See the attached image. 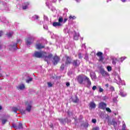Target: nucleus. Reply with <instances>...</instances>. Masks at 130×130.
Segmentation results:
<instances>
[{"label":"nucleus","instance_id":"nucleus-34","mask_svg":"<svg viewBox=\"0 0 130 130\" xmlns=\"http://www.w3.org/2000/svg\"><path fill=\"white\" fill-rule=\"evenodd\" d=\"M6 17H2L0 18V20L1 22H3V23H6Z\"/></svg>","mask_w":130,"mask_h":130},{"label":"nucleus","instance_id":"nucleus-19","mask_svg":"<svg viewBox=\"0 0 130 130\" xmlns=\"http://www.w3.org/2000/svg\"><path fill=\"white\" fill-rule=\"evenodd\" d=\"M119 95H120L121 97H125L127 94H126V92L123 91V90L120 89L119 91Z\"/></svg>","mask_w":130,"mask_h":130},{"label":"nucleus","instance_id":"nucleus-6","mask_svg":"<svg viewBox=\"0 0 130 130\" xmlns=\"http://www.w3.org/2000/svg\"><path fill=\"white\" fill-rule=\"evenodd\" d=\"M115 80L116 82H117V84H121V85H124L125 86V82L122 80H121V78H120V77L119 75L115 76Z\"/></svg>","mask_w":130,"mask_h":130},{"label":"nucleus","instance_id":"nucleus-3","mask_svg":"<svg viewBox=\"0 0 130 130\" xmlns=\"http://www.w3.org/2000/svg\"><path fill=\"white\" fill-rule=\"evenodd\" d=\"M73 31L74 29H73V28H71V26L70 25L66 26L63 29V32L65 33V34H72V33H74Z\"/></svg>","mask_w":130,"mask_h":130},{"label":"nucleus","instance_id":"nucleus-53","mask_svg":"<svg viewBox=\"0 0 130 130\" xmlns=\"http://www.w3.org/2000/svg\"><path fill=\"white\" fill-rule=\"evenodd\" d=\"M106 52H109V48H106L105 49Z\"/></svg>","mask_w":130,"mask_h":130},{"label":"nucleus","instance_id":"nucleus-33","mask_svg":"<svg viewBox=\"0 0 130 130\" xmlns=\"http://www.w3.org/2000/svg\"><path fill=\"white\" fill-rule=\"evenodd\" d=\"M18 110H19V108L17 107L12 108V111H13V112H14L15 113H17V111H18Z\"/></svg>","mask_w":130,"mask_h":130},{"label":"nucleus","instance_id":"nucleus-62","mask_svg":"<svg viewBox=\"0 0 130 130\" xmlns=\"http://www.w3.org/2000/svg\"><path fill=\"white\" fill-rule=\"evenodd\" d=\"M82 47H83V48H86V46L85 45V44H83L82 45Z\"/></svg>","mask_w":130,"mask_h":130},{"label":"nucleus","instance_id":"nucleus-44","mask_svg":"<svg viewBox=\"0 0 130 130\" xmlns=\"http://www.w3.org/2000/svg\"><path fill=\"white\" fill-rule=\"evenodd\" d=\"M84 58L86 59V60H88V59H89V55L86 54Z\"/></svg>","mask_w":130,"mask_h":130},{"label":"nucleus","instance_id":"nucleus-18","mask_svg":"<svg viewBox=\"0 0 130 130\" xmlns=\"http://www.w3.org/2000/svg\"><path fill=\"white\" fill-rule=\"evenodd\" d=\"M65 57L66 58V66L67 67L69 63H71V58L68 56H66Z\"/></svg>","mask_w":130,"mask_h":130},{"label":"nucleus","instance_id":"nucleus-25","mask_svg":"<svg viewBox=\"0 0 130 130\" xmlns=\"http://www.w3.org/2000/svg\"><path fill=\"white\" fill-rule=\"evenodd\" d=\"M112 64H114V66H115L116 64V62L117 61V58L116 57H113L112 58Z\"/></svg>","mask_w":130,"mask_h":130},{"label":"nucleus","instance_id":"nucleus-41","mask_svg":"<svg viewBox=\"0 0 130 130\" xmlns=\"http://www.w3.org/2000/svg\"><path fill=\"white\" fill-rule=\"evenodd\" d=\"M60 70L61 71H63V70H64V64H62L60 67Z\"/></svg>","mask_w":130,"mask_h":130},{"label":"nucleus","instance_id":"nucleus-5","mask_svg":"<svg viewBox=\"0 0 130 130\" xmlns=\"http://www.w3.org/2000/svg\"><path fill=\"white\" fill-rule=\"evenodd\" d=\"M20 41H21V40H17V43L12 42V44H11L9 46V49L10 50H15L17 49L18 48L17 47V45L18 43H19V42H20Z\"/></svg>","mask_w":130,"mask_h":130},{"label":"nucleus","instance_id":"nucleus-58","mask_svg":"<svg viewBox=\"0 0 130 130\" xmlns=\"http://www.w3.org/2000/svg\"><path fill=\"white\" fill-rule=\"evenodd\" d=\"M79 58H82L83 57L82 56L81 53L78 54Z\"/></svg>","mask_w":130,"mask_h":130},{"label":"nucleus","instance_id":"nucleus-64","mask_svg":"<svg viewBox=\"0 0 130 130\" xmlns=\"http://www.w3.org/2000/svg\"><path fill=\"white\" fill-rule=\"evenodd\" d=\"M50 127H51V128H52L53 127V125L52 124H51V125H50Z\"/></svg>","mask_w":130,"mask_h":130},{"label":"nucleus","instance_id":"nucleus-36","mask_svg":"<svg viewBox=\"0 0 130 130\" xmlns=\"http://www.w3.org/2000/svg\"><path fill=\"white\" fill-rule=\"evenodd\" d=\"M113 102H114V103H117V96L113 98Z\"/></svg>","mask_w":130,"mask_h":130},{"label":"nucleus","instance_id":"nucleus-47","mask_svg":"<svg viewBox=\"0 0 130 130\" xmlns=\"http://www.w3.org/2000/svg\"><path fill=\"white\" fill-rule=\"evenodd\" d=\"M68 117H71V115H73V114L72 113V112L68 111Z\"/></svg>","mask_w":130,"mask_h":130},{"label":"nucleus","instance_id":"nucleus-37","mask_svg":"<svg viewBox=\"0 0 130 130\" xmlns=\"http://www.w3.org/2000/svg\"><path fill=\"white\" fill-rule=\"evenodd\" d=\"M107 69L109 72H111V71H112V68H111L110 66H108Z\"/></svg>","mask_w":130,"mask_h":130},{"label":"nucleus","instance_id":"nucleus-50","mask_svg":"<svg viewBox=\"0 0 130 130\" xmlns=\"http://www.w3.org/2000/svg\"><path fill=\"white\" fill-rule=\"evenodd\" d=\"M97 86H93V87H92V90H93V91H95V90H96V89H97Z\"/></svg>","mask_w":130,"mask_h":130},{"label":"nucleus","instance_id":"nucleus-10","mask_svg":"<svg viewBox=\"0 0 130 130\" xmlns=\"http://www.w3.org/2000/svg\"><path fill=\"white\" fill-rule=\"evenodd\" d=\"M59 61V57L57 56H55L53 59L52 60V62H53V64L55 66V64H57V63Z\"/></svg>","mask_w":130,"mask_h":130},{"label":"nucleus","instance_id":"nucleus-54","mask_svg":"<svg viewBox=\"0 0 130 130\" xmlns=\"http://www.w3.org/2000/svg\"><path fill=\"white\" fill-rule=\"evenodd\" d=\"M113 124L114 126H116V125H117V123H116V122H113Z\"/></svg>","mask_w":130,"mask_h":130},{"label":"nucleus","instance_id":"nucleus-20","mask_svg":"<svg viewBox=\"0 0 130 130\" xmlns=\"http://www.w3.org/2000/svg\"><path fill=\"white\" fill-rule=\"evenodd\" d=\"M44 45L42 44H37L36 45V47L37 49H41V48H44Z\"/></svg>","mask_w":130,"mask_h":130},{"label":"nucleus","instance_id":"nucleus-63","mask_svg":"<svg viewBox=\"0 0 130 130\" xmlns=\"http://www.w3.org/2000/svg\"><path fill=\"white\" fill-rule=\"evenodd\" d=\"M121 2H122V3H125L126 2V0H121Z\"/></svg>","mask_w":130,"mask_h":130},{"label":"nucleus","instance_id":"nucleus-30","mask_svg":"<svg viewBox=\"0 0 130 130\" xmlns=\"http://www.w3.org/2000/svg\"><path fill=\"white\" fill-rule=\"evenodd\" d=\"M126 125H125V123L124 121L122 122V130H126Z\"/></svg>","mask_w":130,"mask_h":130},{"label":"nucleus","instance_id":"nucleus-21","mask_svg":"<svg viewBox=\"0 0 130 130\" xmlns=\"http://www.w3.org/2000/svg\"><path fill=\"white\" fill-rule=\"evenodd\" d=\"M100 73L102 75V76H103V77H105V76H107V75H108V73L105 71L104 69L101 70Z\"/></svg>","mask_w":130,"mask_h":130},{"label":"nucleus","instance_id":"nucleus-40","mask_svg":"<svg viewBox=\"0 0 130 130\" xmlns=\"http://www.w3.org/2000/svg\"><path fill=\"white\" fill-rule=\"evenodd\" d=\"M44 21H48V17L45 15H44Z\"/></svg>","mask_w":130,"mask_h":130},{"label":"nucleus","instance_id":"nucleus-52","mask_svg":"<svg viewBox=\"0 0 130 130\" xmlns=\"http://www.w3.org/2000/svg\"><path fill=\"white\" fill-rule=\"evenodd\" d=\"M4 34V32L3 31V30H0V37H1V36H3Z\"/></svg>","mask_w":130,"mask_h":130},{"label":"nucleus","instance_id":"nucleus-59","mask_svg":"<svg viewBox=\"0 0 130 130\" xmlns=\"http://www.w3.org/2000/svg\"><path fill=\"white\" fill-rule=\"evenodd\" d=\"M39 25H42L43 24V21H40V22L39 23Z\"/></svg>","mask_w":130,"mask_h":130},{"label":"nucleus","instance_id":"nucleus-51","mask_svg":"<svg viewBox=\"0 0 130 130\" xmlns=\"http://www.w3.org/2000/svg\"><path fill=\"white\" fill-rule=\"evenodd\" d=\"M97 120H96V119H93L92 120V122H93V123H96Z\"/></svg>","mask_w":130,"mask_h":130},{"label":"nucleus","instance_id":"nucleus-55","mask_svg":"<svg viewBox=\"0 0 130 130\" xmlns=\"http://www.w3.org/2000/svg\"><path fill=\"white\" fill-rule=\"evenodd\" d=\"M63 11L65 12V13H68V12H69V10H68L67 8H64Z\"/></svg>","mask_w":130,"mask_h":130},{"label":"nucleus","instance_id":"nucleus-31","mask_svg":"<svg viewBox=\"0 0 130 130\" xmlns=\"http://www.w3.org/2000/svg\"><path fill=\"white\" fill-rule=\"evenodd\" d=\"M90 76L91 78V79L93 80L94 79H95V73L93 72H91L90 73Z\"/></svg>","mask_w":130,"mask_h":130},{"label":"nucleus","instance_id":"nucleus-45","mask_svg":"<svg viewBox=\"0 0 130 130\" xmlns=\"http://www.w3.org/2000/svg\"><path fill=\"white\" fill-rule=\"evenodd\" d=\"M7 119H3L2 120V124H5L7 122Z\"/></svg>","mask_w":130,"mask_h":130},{"label":"nucleus","instance_id":"nucleus-43","mask_svg":"<svg viewBox=\"0 0 130 130\" xmlns=\"http://www.w3.org/2000/svg\"><path fill=\"white\" fill-rule=\"evenodd\" d=\"M107 100H108V96H105L103 98V101H106Z\"/></svg>","mask_w":130,"mask_h":130},{"label":"nucleus","instance_id":"nucleus-15","mask_svg":"<svg viewBox=\"0 0 130 130\" xmlns=\"http://www.w3.org/2000/svg\"><path fill=\"white\" fill-rule=\"evenodd\" d=\"M73 32L74 33L73 39H74V40H78V39H79L80 34L79 33H77L75 30H73Z\"/></svg>","mask_w":130,"mask_h":130},{"label":"nucleus","instance_id":"nucleus-8","mask_svg":"<svg viewBox=\"0 0 130 130\" xmlns=\"http://www.w3.org/2000/svg\"><path fill=\"white\" fill-rule=\"evenodd\" d=\"M51 57H52V54H50L48 55H47L46 52H45L44 56L43 57V58H44V60L47 61V63H48V61H50L51 60Z\"/></svg>","mask_w":130,"mask_h":130},{"label":"nucleus","instance_id":"nucleus-39","mask_svg":"<svg viewBox=\"0 0 130 130\" xmlns=\"http://www.w3.org/2000/svg\"><path fill=\"white\" fill-rule=\"evenodd\" d=\"M20 112L21 114H26V110H20Z\"/></svg>","mask_w":130,"mask_h":130},{"label":"nucleus","instance_id":"nucleus-61","mask_svg":"<svg viewBox=\"0 0 130 130\" xmlns=\"http://www.w3.org/2000/svg\"><path fill=\"white\" fill-rule=\"evenodd\" d=\"M82 118H83V116L80 115V116H79V119H82Z\"/></svg>","mask_w":130,"mask_h":130},{"label":"nucleus","instance_id":"nucleus-42","mask_svg":"<svg viewBox=\"0 0 130 130\" xmlns=\"http://www.w3.org/2000/svg\"><path fill=\"white\" fill-rule=\"evenodd\" d=\"M105 109H106V111H107L108 112H109L110 113H111V110L110 109V108H106Z\"/></svg>","mask_w":130,"mask_h":130},{"label":"nucleus","instance_id":"nucleus-60","mask_svg":"<svg viewBox=\"0 0 130 130\" xmlns=\"http://www.w3.org/2000/svg\"><path fill=\"white\" fill-rule=\"evenodd\" d=\"M51 1L52 3H56L57 2V0H50Z\"/></svg>","mask_w":130,"mask_h":130},{"label":"nucleus","instance_id":"nucleus-56","mask_svg":"<svg viewBox=\"0 0 130 130\" xmlns=\"http://www.w3.org/2000/svg\"><path fill=\"white\" fill-rule=\"evenodd\" d=\"M92 130H99V127H95L93 128Z\"/></svg>","mask_w":130,"mask_h":130},{"label":"nucleus","instance_id":"nucleus-28","mask_svg":"<svg viewBox=\"0 0 130 130\" xmlns=\"http://www.w3.org/2000/svg\"><path fill=\"white\" fill-rule=\"evenodd\" d=\"M80 100H79V98H78V96H75V99H73V102L74 103H78Z\"/></svg>","mask_w":130,"mask_h":130},{"label":"nucleus","instance_id":"nucleus-23","mask_svg":"<svg viewBox=\"0 0 130 130\" xmlns=\"http://www.w3.org/2000/svg\"><path fill=\"white\" fill-rule=\"evenodd\" d=\"M13 35H14V32L13 31H10V32H7V36L8 37V38H11V37H12Z\"/></svg>","mask_w":130,"mask_h":130},{"label":"nucleus","instance_id":"nucleus-27","mask_svg":"<svg viewBox=\"0 0 130 130\" xmlns=\"http://www.w3.org/2000/svg\"><path fill=\"white\" fill-rule=\"evenodd\" d=\"M17 89L18 90H23V89H25V85H24V84H21L20 85H19L17 87Z\"/></svg>","mask_w":130,"mask_h":130},{"label":"nucleus","instance_id":"nucleus-49","mask_svg":"<svg viewBox=\"0 0 130 130\" xmlns=\"http://www.w3.org/2000/svg\"><path fill=\"white\" fill-rule=\"evenodd\" d=\"M44 29H45V30H48V26H47V25H44Z\"/></svg>","mask_w":130,"mask_h":130},{"label":"nucleus","instance_id":"nucleus-46","mask_svg":"<svg viewBox=\"0 0 130 130\" xmlns=\"http://www.w3.org/2000/svg\"><path fill=\"white\" fill-rule=\"evenodd\" d=\"M126 58V57H122L120 58V61L121 62H122L124 60V59H125Z\"/></svg>","mask_w":130,"mask_h":130},{"label":"nucleus","instance_id":"nucleus-13","mask_svg":"<svg viewBox=\"0 0 130 130\" xmlns=\"http://www.w3.org/2000/svg\"><path fill=\"white\" fill-rule=\"evenodd\" d=\"M29 6L30 4L28 2L23 3L22 6V10H27V9H29Z\"/></svg>","mask_w":130,"mask_h":130},{"label":"nucleus","instance_id":"nucleus-57","mask_svg":"<svg viewBox=\"0 0 130 130\" xmlns=\"http://www.w3.org/2000/svg\"><path fill=\"white\" fill-rule=\"evenodd\" d=\"M70 85H71L70 82H66L67 87H70Z\"/></svg>","mask_w":130,"mask_h":130},{"label":"nucleus","instance_id":"nucleus-9","mask_svg":"<svg viewBox=\"0 0 130 130\" xmlns=\"http://www.w3.org/2000/svg\"><path fill=\"white\" fill-rule=\"evenodd\" d=\"M12 127L15 128V129H23V124L21 123H19L18 125L13 124Z\"/></svg>","mask_w":130,"mask_h":130},{"label":"nucleus","instance_id":"nucleus-35","mask_svg":"<svg viewBox=\"0 0 130 130\" xmlns=\"http://www.w3.org/2000/svg\"><path fill=\"white\" fill-rule=\"evenodd\" d=\"M76 18L77 17H76V16H75L70 15L69 16L70 20H75V19H76Z\"/></svg>","mask_w":130,"mask_h":130},{"label":"nucleus","instance_id":"nucleus-2","mask_svg":"<svg viewBox=\"0 0 130 130\" xmlns=\"http://www.w3.org/2000/svg\"><path fill=\"white\" fill-rule=\"evenodd\" d=\"M53 26L55 28H57V27H61V26H62V17L60 16L59 17L58 22H53Z\"/></svg>","mask_w":130,"mask_h":130},{"label":"nucleus","instance_id":"nucleus-38","mask_svg":"<svg viewBox=\"0 0 130 130\" xmlns=\"http://www.w3.org/2000/svg\"><path fill=\"white\" fill-rule=\"evenodd\" d=\"M67 21H68L67 18H64L63 19V18H62V25H63V24H64V23H66V22H67Z\"/></svg>","mask_w":130,"mask_h":130},{"label":"nucleus","instance_id":"nucleus-1","mask_svg":"<svg viewBox=\"0 0 130 130\" xmlns=\"http://www.w3.org/2000/svg\"><path fill=\"white\" fill-rule=\"evenodd\" d=\"M86 79H87V76L84 75H81L78 76L77 81L81 85H84Z\"/></svg>","mask_w":130,"mask_h":130},{"label":"nucleus","instance_id":"nucleus-7","mask_svg":"<svg viewBox=\"0 0 130 130\" xmlns=\"http://www.w3.org/2000/svg\"><path fill=\"white\" fill-rule=\"evenodd\" d=\"M35 39L33 37H29L27 38L26 39V42H25L26 45H31V44H32V43L34 42Z\"/></svg>","mask_w":130,"mask_h":130},{"label":"nucleus","instance_id":"nucleus-26","mask_svg":"<svg viewBox=\"0 0 130 130\" xmlns=\"http://www.w3.org/2000/svg\"><path fill=\"white\" fill-rule=\"evenodd\" d=\"M58 120L62 124H64L66 122H67V119H58Z\"/></svg>","mask_w":130,"mask_h":130},{"label":"nucleus","instance_id":"nucleus-17","mask_svg":"<svg viewBox=\"0 0 130 130\" xmlns=\"http://www.w3.org/2000/svg\"><path fill=\"white\" fill-rule=\"evenodd\" d=\"M89 105V108H90V109H95V108H96V104L95 103H94V102H90Z\"/></svg>","mask_w":130,"mask_h":130},{"label":"nucleus","instance_id":"nucleus-24","mask_svg":"<svg viewBox=\"0 0 130 130\" xmlns=\"http://www.w3.org/2000/svg\"><path fill=\"white\" fill-rule=\"evenodd\" d=\"M39 19V16L37 15H35L31 18L32 21H35V20H38Z\"/></svg>","mask_w":130,"mask_h":130},{"label":"nucleus","instance_id":"nucleus-48","mask_svg":"<svg viewBox=\"0 0 130 130\" xmlns=\"http://www.w3.org/2000/svg\"><path fill=\"white\" fill-rule=\"evenodd\" d=\"M48 86L49 88L52 87V83H51V82H48Z\"/></svg>","mask_w":130,"mask_h":130},{"label":"nucleus","instance_id":"nucleus-16","mask_svg":"<svg viewBox=\"0 0 130 130\" xmlns=\"http://www.w3.org/2000/svg\"><path fill=\"white\" fill-rule=\"evenodd\" d=\"M26 111H28V112H30L32 108V106L31 105V103H29V104L26 103Z\"/></svg>","mask_w":130,"mask_h":130},{"label":"nucleus","instance_id":"nucleus-11","mask_svg":"<svg viewBox=\"0 0 130 130\" xmlns=\"http://www.w3.org/2000/svg\"><path fill=\"white\" fill-rule=\"evenodd\" d=\"M97 56L99 57V61H103L104 58H103V53L101 52H99L96 53Z\"/></svg>","mask_w":130,"mask_h":130},{"label":"nucleus","instance_id":"nucleus-14","mask_svg":"<svg viewBox=\"0 0 130 130\" xmlns=\"http://www.w3.org/2000/svg\"><path fill=\"white\" fill-rule=\"evenodd\" d=\"M72 64L74 67H79L81 64V61L79 60H74L72 62Z\"/></svg>","mask_w":130,"mask_h":130},{"label":"nucleus","instance_id":"nucleus-12","mask_svg":"<svg viewBox=\"0 0 130 130\" xmlns=\"http://www.w3.org/2000/svg\"><path fill=\"white\" fill-rule=\"evenodd\" d=\"M106 106H107V104L105 103L101 102L99 104V108H100L101 109H105L106 108Z\"/></svg>","mask_w":130,"mask_h":130},{"label":"nucleus","instance_id":"nucleus-29","mask_svg":"<svg viewBox=\"0 0 130 130\" xmlns=\"http://www.w3.org/2000/svg\"><path fill=\"white\" fill-rule=\"evenodd\" d=\"M97 90L99 91V92H100V93H102V92L104 91L103 88H101V86H98Z\"/></svg>","mask_w":130,"mask_h":130},{"label":"nucleus","instance_id":"nucleus-22","mask_svg":"<svg viewBox=\"0 0 130 130\" xmlns=\"http://www.w3.org/2000/svg\"><path fill=\"white\" fill-rule=\"evenodd\" d=\"M85 81H86L87 86H88L89 87H90V86L92 85V83H91V81L90 80V79H89V78H88L87 77H86Z\"/></svg>","mask_w":130,"mask_h":130},{"label":"nucleus","instance_id":"nucleus-32","mask_svg":"<svg viewBox=\"0 0 130 130\" xmlns=\"http://www.w3.org/2000/svg\"><path fill=\"white\" fill-rule=\"evenodd\" d=\"M32 78L28 77V79L26 80V82L27 83V84H29V83H30V82H32Z\"/></svg>","mask_w":130,"mask_h":130},{"label":"nucleus","instance_id":"nucleus-4","mask_svg":"<svg viewBox=\"0 0 130 130\" xmlns=\"http://www.w3.org/2000/svg\"><path fill=\"white\" fill-rule=\"evenodd\" d=\"M45 54V52H35L33 55L35 57H38V58H43L44 57Z\"/></svg>","mask_w":130,"mask_h":130}]
</instances>
